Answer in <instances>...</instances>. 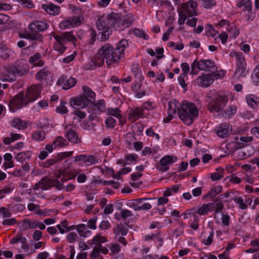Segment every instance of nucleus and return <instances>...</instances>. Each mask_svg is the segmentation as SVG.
<instances>
[{"mask_svg": "<svg viewBox=\"0 0 259 259\" xmlns=\"http://www.w3.org/2000/svg\"><path fill=\"white\" fill-rule=\"evenodd\" d=\"M82 20V17L77 16L69 17L61 22L59 26L61 29H65L70 26L74 27L80 25Z\"/></svg>", "mask_w": 259, "mask_h": 259, "instance_id": "ddd939ff", "label": "nucleus"}, {"mask_svg": "<svg viewBox=\"0 0 259 259\" xmlns=\"http://www.w3.org/2000/svg\"><path fill=\"white\" fill-rule=\"evenodd\" d=\"M76 230L79 235L81 237H87L89 234H90L91 231L88 230L87 226L84 224H80L77 226Z\"/></svg>", "mask_w": 259, "mask_h": 259, "instance_id": "473e14b6", "label": "nucleus"}, {"mask_svg": "<svg viewBox=\"0 0 259 259\" xmlns=\"http://www.w3.org/2000/svg\"><path fill=\"white\" fill-rule=\"evenodd\" d=\"M199 111L196 105L187 101H183L178 108L180 118L187 125H191L198 117Z\"/></svg>", "mask_w": 259, "mask_h": 259, "instance_id": "f03ea898", "label": "nucleus"}, {"mask_svg": "<svg viewBox=\"0 0 259 259\" xmlns=\"http://www.w3.org/2000/svg\"><path fill=\"white\" fill-rule=\"evenodd\" d=\"M224 74L223 71L221 74L215 72L207 74L203 73L197 78L198 84L202 87H207L213 82L214 78L216 79H217L218 77L220 78L222 77Z\"/></svg>", "mask_w": 259, "mask_h": 259, "instance_id": "1a4fd4ad", "label": "nucleus"}, {"mask_svg": "<svg viewBox=\"0 0 259 259\" xmlns=\"http://www.w3.org/2000/svg\"><path fill=\"white\" fill-rule=\"evenodd\" d=\"M187 75H186L185 74H181L178 78L179 84L184 89L186 88L187 85V83H186L185 80V78H186L187 77Z\"/></svg>", "mask_w": 259, "mask_h": 259, "instance_id": "6e6d98bb", "label": "nucleus"}, {"mask_svg": "<svg viewBox=\"0 0 259 259\" xmlns=\"http://www.w3.org/2000/svg\"><path fill=\"white\" fill-rule=\"evenodd\" d=\"M96 26L98 30L102 31L106 29L110 28L109 26H106V23L103 18H99L96 23Z\"/></svg>", "mask_w": 259, "mask_h": 259, "instance_id": "58836bf2", "label": "nucleus"}, {"mask_svg": "<svg viewBox=\"0 0 259 259\" xmlns=\"http://www.w3.org/2000/svg\"><path fill=\"white\" fill-rule=\"evenodd\" d=\"M108 24H110L118 31H122L131 26L135 21L132 13L122 16L119 13H112L108 16Z\"/></svg>", "mask_w": 259, "mask_h": 259, "instance_id": "7ed1b4c3", "label": "nucleus"}, {"mask_svg": "<svg viewBox=\"0 0 259 259\" xmlns=\"http://www.w3.org/2000/svg\"><path fill=\"white\" fill-rule=\"evenodd\" d=\"M107 241L106 237L101 236L99 235H96L93 239V243L95 244H101Z\"/></svg>", "mask_w": 259, "mask_h": 259, "instance_id": "de8ad7c7", "label": "nucleus"}, {"mask_svg": "<svg viewBox=\"0 0 259 259\" xmlns=\"http://www.w3.org/2000/svg\"><path fill=\"white\" fill-rule=\"evenodd\" d=\"M252 82L256 85H259V65L254 69V75L252 76Z\"/></svg>", "mask_w": 259, "mask_h": 259, "instance_id": "a19ab883", "label": "nucleus"}, {"mask_svg": "<svg viewBox=\"0 0 259 259\" xmlns=\"http://www.w3.org/2000/svg\"><path fill=\"white\" fill-rule=\"evenodd\" d=\"M84 94L82 96H86L89 103H94L95 101V93L88 87H83Z\"/></svg>", "mask_w": 259, "mask_h": 259, "instance_id": "a878e982", "label": "nucleus"}, {"mask_svg": "<svg viewBox=\"0 0 259 259\" xmlns=\"http://www.w3.org/2000/svg\"><path fill=\"white\" fill-rule=\"evenodd\" d=\"M10 51L6 48L0 46V57L4 59H7L9 57Z\"/></svg>", "mask_w": 259, "mask_h": 259, "instance_id": "a18cd8bd", "label": "nucleus"}, {"mask_svg": "<svg viewBox=\"0 0 259 259\" xmlns=\"http://www.w3.org/2000/svg\"><path fill=\"white\" fill-rule=\"evenodd\" d=\"M28 104L26 98H24L22 92L19 93L9 103V109L11 112H14L21 108L23 105L26 106Z\"/></svg>", "mask_w": 259, "mask_h": 259, "instance_id": "6e6552de", "label": "nucleus"}, {"mask_svg": "<svg viewBox=\"0 0 259 259\" xmlns=\"http://www.w3.org/2000/svg\"><path fill=\"white\" fill-rule=\"evenodd\" d=\"M111 227L109 222L107 221H103L99 225V228L101 230H107Z\"/></svg>", "mask_w": 259, "mask_h": 259, "instance_id": "774afa93", "label": "nucleus"}, {"mask_svg": "<svg viewBox=\"0 0 259 259\" xmlns=\"http://www.w3.org/2000/svg\"><path fill=\"white\" fill-rule=\"evenodd\" d=\"M208 205L207 204H203L201 207L196 209V213L200 215H205L209 211Z\"/></svg>", "mask_w": 259, "mask_h": 259, "instance_id": "c03bdc74", "label": "nucleus"}, {"mask_svg": "<svg viewBox=\"0 0 259 259\" xmlns=\"http://www.w3.org/2000/svg\"><path fill=\"white\" fill-rule=\"evenodd\" d=\"M154 198H139L134 199L132 200V202L130 204L131 207L136 210H149L151 208V205L149 202H146L147 200H153Z\"/></svg>", "mask_w": 259, "mask_h": 259, "instance_id": "9b49d317", "label": "nucleus"}, {"mask_svg": "<svg viewBox=\"0 0 259 259\" xmlns=\"http://www.w3.org/2000/svg\"><path fill=\"white\" fill-rule=\"evenodd\" d=\"M234 201L239 204V207L241 209H245L247 208L246 204L244 203L243 200L241 197H236L234 198Z\"/></svg>", "mask_w": 259, "mask_h": 259, "instance_id": "09e8293b", "label": "nucleus"}, {"mask_svg": "<svg viewBox=\"0 0 259 259\" xmlns=\"http://www.w3.org/2000/svg\"><path fill=\"white\" fill-rule=\"evenodd\" d=\"M247 104L249 106L252 108H254L255 106H256L257 103H258V99H256L254 100L253 98L247 97L246 98Z\"/></svg>", "mask_w": 259, "mask_h": 259, "instance_id": "13d9d810", "label": "nucleus"}, {"mask_svg": "<svg viewBox=\"0 0 259 259\" xmlns=\"http://www.w3.org/2000/svg\"><path fill=\"white\" fill-rule=\"evenodd\" d=\"M40 58L41 54L39 53H37L30 58L29 62L31 64L35 63L36 61L39 60Z\"/></svg>", "mask_w": 259, "mask_h": 259, "instance_id": "0e129e2a", "label": "nucleus"}, {"mask_svg": "<svg viewBox=\"0 0 259 259\" xmlns=\"http://www.w3.org/2000/svg\"><path fill=\"white\" fill-rule=\"evenodd\" d=\"M223 188L221 186H217L213 188L205 196V197H214L217 194L222 191Z\"/></svg>", "mask_w": 259, "mask_h": 259, "instance_id": "4c0bfd02", "label": "nucleus"}, {"mask_svg": "<svg viewBox=\"0 0 259 259\" xmlns=\"http://www.w3.org/2000/svg\"><path fill=\"white\" fill-rule=\"evenodd\" d=\"M142 115L143 110L139 108H136L129 112L128 119L132 121H135L142 117Z\"/></svg>", "mask_w": 259, "mask_h": 259, "instance_id": "b1692460", "label": "nucleus"}, {"mask_svg": "<svg viewBox=\"0 0 259 259\" xmlns=\"http://www.w3.org/2000/svg\"><path fill=\"white\" fill-rule=\"evenodd\" d=\"M218 136L222 138H225L228 136L229 132V125L223 123L218 126L215 130Z\"/></svg>", "mask_w": 259, "mask_h": 259, "instance_id": "412c9836", "label": "nucleus"}, {"mask_svg": "<svg viewBox=\"0 0 259 259\" xmlns=\"http://www.w3.org/2000/svg\"><path fill=\"white\" fill-rule=\"evenodd\" d=\"M48 27L46 21H34L29 25L27 37L31 40L42 41V36L39 33L46 30Z\"/></svg>", "mask_w": 259, "mask_h": 259, "instance_id": "20e7f679", "label": "nucleus"}, {"mask_svg": "<svg viewBox=\"0 0 259 259\" xmlns=\"http://www.w3.org/2000/svg\"><path fill=\"white\" fill-rule=\"evenodd\" d=\"M128 45V41L125 39L120 40L115 48L111 44L106 43L99 49L95 59V64L101 66L105 60L108 66L118 62L121 58L124 57V51Z\"/></svg>", "mask_w": 259, "mask_h": 259, "instance_id": "f257e3e1", "label": "nucleus"}, {"mask_svg": "<svg viewBox=\"0 0 259 259\" xmlns=\"http://www.w3.org/2000/svg\"><path fill=\"white\" fill-rule=\"evenodd\" d=\"M133 33L135 36L137 37L143 38L145 40H147L148 39V36L146 35L144 32L138 28H135L133 30Z\"/></svg>", "mask_w": 259, "mask_h": 259, "instance_id": "79ce46f5", "label": "nucleus"}, {"mask_svg": "<svg viewBox=\"0 0 259 259\" xmlns=\"http://www.w3.org/2000/svg\"><path fill=\"white\" fill-rule=\"evenodd\" d=\"M94 110L95 114H99L105 109V102L103 100H100L97 103H93Z\"/></svg>", "mask_w": 259, "mask_h": 259, "instance_id": "2f4dec72", "label": "nucleus"}, {"mask_svg": "<svg viewBox=\"0 0 259 259\" xmlns=\"http://www.w3.org/2000/svg\"><path fill=\"white\" fill-rule=\"evenodd\" d=\"M181 68L182 70L183 71V73H182V74H185L187 75L189 70H190V67L188 65V64L186 62H184L181 64Z\"/></svg>", "mask_w": 259, "mask_h": 259, "instance_id": "338daca9", "label": "nucleus"}, {"mask_svg": "<svg viewBox=\"0 0 259 259\" xmlns=\"http://www.w3.org/2000/svg\"><path fill=\"white\" fill-rule=\"evenodd\" d=\"M16 73L12 66L5 67L3 72L2 79L6 81H14L16 79Z\"/></svg>", "mask_w": 259, "mask_h": 259, "instance_id": "f3484780", "label": "nucleus"}, {"mask_svg": "<svg viewBox=\"0 0 259 259\" xmlns=\"http://www.w3.org/2000/svg\"><path fill=\"white\" fill-rule=\"evenodd\" d=\"M197 5L194 0H190L188 3L182 4L181 6V10L179 12L184 13L187 17H191L192 16L197 15L196 8Z\"/></svg>", "mask_w": 259, "mask_h": 259, "instance_id": "f8f14e48", "label": "nucleus"}, {"mask_svg": "<svg viewBox=\"0 0 259 259\" xmlns=\"http://www.w3.org/2000/svg\"><path fill=\"white\" fill-rule=\"evenodd\" d=\"M214 232L213 231L210 233L209 236L207 237L206 240L202 242V243L207 246H209L212 242Z\"/></svg>", "mask_w": 259, "mask_h": 259, "instance_id": "bf43d9fd", "label": "nucleus"}, {"mask_svg": "<svg viewBox=\"0 0 259 259\" xmlns=\"http://www.w3.org/2000/svg\"><path fill=\"white\" fill-rule=\"evenodd\" d=\"M116 123V120L112 117H108L105 120L106 126L110 128H114Z\"/></svg>", "mask_w": 259, "mask_h": 259, "instance_id": "603ef678", "label": "nucleus"}, {"mask_svg": "<svg viewBox=\"0 0 259 259\" xmlns=\"http://www.w3.org/2000/svg\"><path fill=\"white\" fill-rule=\"evenodd\" d=\"M28 123L19 118H15L11 122V125L19 130H24L27 127Z\"/></svg>", "mask_w": 259, "mask_h": 259, "instance_id": "cd10ccee", "label": "nucleus"}, {"mask_svg": "<svg viewBox=\"0 0 259 259\" xmlns=\"http://www.w3.org/2000/svg\"><path fill=\"white\" fill-rule=\"evenodd\" d=\"M67 143L66 140L62 137L59 136L57 138L56 140L53 142L54 144H55L56 147H62L66 146Z\"/></svg>", "mask_w": 259, "mask_h": 259, "instance_id": "37998d69", "label": "nucleus"}, {"mask_svg": "<svg viewBox=\"0 0 259 259\" xmlns=\"http://www.w3.org/2000/svg\"><path fill=\"white\" fill-rule=\"evenodd\" d=\"M85 162L91 165L99 163V160L97 157L90 155L88 156H87Z\"/></svg>", "mask_w": 259, "mask_h": 259, "instance_id": "49530a36", "label": "nucleus"}, {"mask_svg": "<svg viewBox=\"0 0 259 259\" xmlns=\"http://www.w3.org/2000/svg\"><path fill=\"white\" fill-rule=\"evenodd\" d=\"M45 180L42 181V190H46L50 189L51 186L50 184V180L48 179L47 178H44Z\"/></svg>", "mask_w": 259, "mask_h": 259, "instance_id": "69168bd1", "label": "nucleus"}, {"mask_svg": "<svg viewBox=\"0 0 259 259\" xmlns=\"http://www.w3.org/2000/svg\"><path fill=\"white\" fill-rule=\"evenodd\" d=\"M64 136L65 137L72 143L79 144L82 142L81 138L78 136L76 131L73 128L67 130L65 133Z\"/></svg>", "mask_w": 259, "mask_h": 259, "instance_id": "6ab92c4d", "label": "nucleus"}, {"mask_svg": "<svg viewBox=\"0 0 259 259\" xmlns=\"http://www.w3.org/2000/svg\"><path fill=\"white\" fill-rule=\"evenodd\" d=\"M229 56L231 57H235L236 58V61L241 60V59H243L244 57L243 55V54L241 52H231L230 53Z\"/></svg>", "mask_w": 259, "mask_h": 259, "instance_id": "4d7b16f0", "label": "nucleus"}, {"mask_svg": "<svg viewBox=\"0 0 259 259\" xmlns=\"http://www.w3.org/2000/svg\"><path fill=\"white\" fill-rule=\"evenodd\" d=\"M42 86L40 84H34L30 87L26 93L25 98L27 101L34 102L39 97L41 92Z\"/></svg>", "mask_w": 259, "mask_h": 259, "instance_id": "9d476101", "label": "nucleus"}, {"mask_svg": "<svg viewBox=\"0 0 259 259\" xmlns=\"http://www.w3.org/2000/svg\"><path fill=\"white\" fill-rule=\"evenodd\" d=\"M238 137L235 138L236 143H235L234 149H238L242 148L244 146L243 144L246 143L250 142L252 141V137H241L239 139V141H238Z\"/></svg>", "mask_w": 259, "mask_h": 259, "instance_id": "393cba45", "label": "nucleus"}, {"mask_svg": "<svg viewBox=\"0 0 259 259\" xmlns=\"http://www.w3.org/2000/svg\"><path fill=\"white\" fill-rule=\"evenodd\" d=\"M10 17L7 15L0 14V25L6 24L10 20Z\"/></svg>", "mask_w": 259, "mask_h": 259, "instance_id": "e2e57ef3", "label": "nucleus"}, {"mask_svg": "<svg viewBox=\"0 0 259 259\" xmlns=\"http://www.w3.org/2000/svg\"><path fill=\"white\" fill-rule=\"evenodd\" d=\"M77 234L75 232H71L67 236L66 239L70 243H73L76 241Z\"/></svg>", "mask_w": 259, "mask_h": 259, "instance_id": "052dcab7", "label": "nucleus"}, {"mask_svg": "<svg viewBox=\"0 0 259 259\" xmlns=\"http://www.w3.org/2000/svg\"><path fill=\"white\" fill-rule=\"evenodd\" d=\"M179 103L178 101L176 100H170L168 102V113H170L171 114H175L177 112V110H178V108H180L178 106L177 104Z\"/></svg>", "mask_w": 259, "mask_h": 259, "instance_id": "f704fd0d", "label": "nucleus"}, {"mask_svg": "<svg viewBox=\"0 0 259 259\" xmlns=\"http://www.w3.org/2000/svg\"><path fill=\"white\" fill-rule=\"evenodd\" d=\"M31 156V152L27 151L18 153L16 156L17 161L22 163L26 159H29Z\"/></svg>", "mask_w": 259, "mask_h": 259, "instance_id": "72a5a7b5", "label": "nucleus"}, {"mask_svg": "<svg viewBox=\"0 0 259 259\" xmlns=\"http://www.w3.org/2000/svg\"><path fill=\"white\" fill-rule=\"evenodd\" d=\"M112 33V31L111 28L100 31L98 34V40L101 41H105L109 38Z\"/></svg>", "mask_w": 259, "mask_h": 259, "instance_id": "c756f323", "label": "nucleus"}, {"mask_svg": "<svg viewBox=\"0 0 259 259\" xmlns=\"http://www.w3.org/2000/svg\"><path fill=\"white\" fill-rule=\"evenodd\" d=\"M132 71L134 73L135 77L139 80L140 82L144 79V77L142 75V71L139 64H133L132 67Z\"/></svg>", "mask_w": 259, "mask_h": 259, "instance_id": "7c9ffc66", "label": "nucleus"}, {"mask_svg": "<svg viewBox=\"0 0 259 259\" xmlns=\"http://www.w3.org/2000/svg\"><path fill=\"white\" fill-rule=\"evenodd\" d=\"M191 74L192 75H196L199 70L215 72L217 69L214 61L210 59L195 60L191 64Z\"/></svg>", "mask_w": 259, "mask_h": 259, "instance_id": "423d86ee", "label": "nucleus"}, {"mask_svg": "<svg viewBox=\"0 0 259 259\" xmlns=\"http://www.w3.org/2000/svg\"><path fill=\"white\" fill-rule=\"evenodd\" d=\"M193 221L190 224V227L196 230L199 228V218L197 215H193Z\"/></svg>", "mask_w": 259, "mask_h": 259, "instance_id": "864d4df0", "label": "nucleus"}, {"mask_svg": "<svg viewBox=\"0 0 259 259\" xmlns=\"http://www.w3.org/2000/svg\"><path fill=\"white\" fill-rule=\"evenodd\" d=\"M97 217H95L90 219L88 223V227L92 229L95 230L96 229V223L97 222Z\"/></svg>", "mask_w": 259, "mask_h": 259, "instance_id": "680f3d73", "label": "nucleus"}, {"mask_svg": "<svg viewBox=\"0 0 259 259\" xmlns=\"http://www.w3.org/2000/svg\"><path fill=\"white\" fill-rule=\"evenodd\" d=\"M120 112L121 111L118 108H111L107 109V114L109 115L114 116L118 119H121L122 116L120 113Z\"/></svg>", "mask_w": 259, "mask_h": 259, "instance_id": "c9c22d12", "label": "nucleus"}, {"mask_svg": "<svg viewBox=\"0 0 259 259\" xmlns=\"http://www.w3.org/2000/svg\"><path fill=\"white\" fill-rule=\"evenodd\" d=\"M14 69L16 74L21 76L26 75L29 70L27 64L24 62L18 60L12 65Z\"/></svg>", "mask_w": 259, "mask_h": 259, "instance_id": "dca6fc26", "label": "nucleus"}, {"mask_svg": "<svg viewBox=\"0 0 259 259\" xmlns=\"http://www.w3.org/2000/svg\"><path fill=\"white\" fill-rule=\"evenodd\" d=\"M0 214H2L4 218H9L12 215L9 209L5 207H0Z\"/></svg>", "mask_w": 259, "mask_h": 259, "instance_id": "3c124183", "label": "nucleus"}, {"mask_svg": "<svg viewBox=\"0 0 259 259\" xmlns=\"http://www.w3.org/2000/svg\"><path fill=\"white\" fill-rule=\"evenodd\" d=\"M46 133L42 131H38L34 132L32 136L33 140L38 141H41L44 140L45 138Z\"/></svg>", "mask_w": 259, "mask_h": 259, "instance_id": "e433bc0d", "label": "nucleus"}, {"mask_svg": "<svg viewBox=\"0 0 259 259\" xmlns=\"http://www.w3.org/2000/svg\"><path fill=\"white\" fill-rule=\"evenodd\" d=\"M89 102L86 96H80L74 99L73 104L78 108H83L87 107Z\"/></svg>", "mask_w": 259, "mask_h": 259, "instance_id": "5701e85b", "label": "nucleus"}, {"mask_svg": "<svg viewBox=\"0 0 259 259\" xmlns=\"http://www.w3.org/2000/svg\"><path fill=\"white\" fill-rule=\"evenodd\" d=\"M54 38L57 43L54 46L55 50L58 51L60 54H63L66 49L64 44L67 42L71 41L73 44L76 41V38L72 34L71 32H65L61 35H54Z\"/></svg>", "mask_w": 259, "mask_h": 259, "instance_id": "0eeeda50", "label": "nucleus"}, {"mask_svg": "<svg viewBox=\"0 0 259 259\" xmlns=\"http://www.w3.org/2000/svg\"><path fill=\"white\" fill-rule=\"evenodd\" d=\"M228 101V97L223 93L217 92L211 96V101L208 109L211 112H220L226 106Z\"/></svg>", "mask_w": 259, "mask_h": 259, "instance_id": "39448f33", "label": "nucleus"}, {"mask_svg": "<svg viewBox=\"0 0 259 259\" xmlns=\"http://www.w3.org/2000/svg\"><path fill=\"white\" fill-rule=\"evenodd\" d=\"M236 111L237 107L235 106L230 105L226 109L222 111L221 114L225 118H230L236 113Z\"/></svg>", "mask_w": 259, "mask_h": 259, "instance_id": "bb28decb", "label": "nucleus"}, {"mask_svg": "<svg viewBox=\"0 0 259 259\" xmlns=\"http://www.w3.org/2000/svg\"><path fill=\"white\" fill-rule=\"evenodd\" d=\"M17 221L15 218H10L4 220L2 222V224L4 226H12L16 224Z\"/></svg>", "mask_w": 259, "mask_h": 259, "instance_id": "5fc2aeb1", "label": "nucleus"}, {"mask_svg": "<svg viewBox=\"0 0 259 259\" xmlns=\"http://www.w3.org/2000/svg\"><path fill=\"white\" fill-rule=\"evenodd\" d=\"M42 8L46 12L50 15H56L60 13V7L54 5L53 4L43 5Z\"/></svg>", "mask_w": 259, "mask_h": 259, "instance_id": "4be33fe9", "label": "nucleus"}, {"mask_svg": "<svg viewBox=\"0 0 259 259\" xmlns=\"http://www.w3.org/2000/svg\"><path fill=\"white\" fill-rule=\"evenodd\" d=\"M128 229L124 227L122 224L117 225L114 229L113 232L115 235V238H117L118 236L121 234L122 236H125L128 232Z\"/></svg>", "mask_w": 259, "mask_h": 259, "instance_id": "c85d7f7f", "label": "nucleus"}, {"mask_svg": "<svg viewBox=\"0 0 259 259\" xmlns=\"http://www.w3.org/2000/svg\"><path fill=\"white\" fill-rule=\"evenodd\" d=\"M177 160V158L176 157H175L174 160L172 156L166 155L160 160V165L158 166L157 169L160 171L165 172L169 169V165L172 164Z\"/></svg>", "mask_w": 259, "mask_h": 259, "instance_id": "2eb2a0df", "label": "nucleus"}, {"mask_svg": "<svg viewBox=\"0 0 259 259\" xmlns=\"http://www.w3.org/2000/svg\"><path fill=\"white\" fill-rule=\"evenodd\" d=\"M66 104L67 103L66 102L62 101L60 105L56 107V112L61 113L62 114L67 113L68 112V110L67 107L65 106Z\"/></svg>", "mask_w": 259, "mask_h": 259, "instance_id": "ea45409f", "label": "nucleus"}, {"mask_svg": "<svg viewBox=\"0 0 259 259\" xmlns=\"http://www.w3.org/2000/svg\"><path fill=\"white\" fill-rule=\"evenodd\" d=\"M38 81H45L47 84L52 81V73L47 67H44L40 69L35 75Z\"/></svg>", "mask_w": 259, "mask_h": 259, "instance_id": "4468645a", "label": "nucleus"}, {"mask_svg": "<svg viewBox=\"0 0 259 259\" xmlns=\"http://www.w3.org/2000/svg\"><path fill=\"white\" fill-rule=\"evenodd\" d=\"M57 83L59 85L63 84L62 89L68 90L76 84V80L73 77L68 78L67 76L62 75L58 79Z\"/></svg>", "mask_w": 259, "mask_h": 259, "instance_id": "a211bd4d", "label": "nucleus"}, {"mask_svg": "<svg viewBox=\"0 0 259 259\" xmlns=\"http://www.w3.org/2000/svg\"><path fill=\"white\" fill-rule=\"evenodd\" d=\"M90 39L89 40V43L90 45H93L96 40L97 33L96 31L93 29H90Z\"/></svg>", "mask_w": 259, "mask_h": 259, "instance_id": "8fccbe9b", "label": "nucleus"}, {"mask_svg": "<svg viewBox=\"0 0 259 259\" xmlns=\"http://www.w3.org/2000/svg\"><path fill=\"white\" fill-rule=\"evenodd\" d=\"M236 66L237 67L234 73V76L238 78L243 74L246 69V64L245 58L236 61Z\"/></svg>", "mask_w": 259, "mask_h": 259, "instance_id": "aec40b11", "label": "nucleus"}]
</instances>
